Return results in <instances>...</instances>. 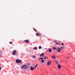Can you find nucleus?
Listing matches in <instances>:
<instances>
[{
    "mask_svg": "<svg viewBox=\"0 0 75 75\" xmlns=\"http://www.w3.org/2000/svg\"><path fill=\"white\" fill-rule=\"evenodd\" d=\"M30 70L31 71H33L34 70V68L33 67H31L30 68Z\"/></svg>",
    "mask_w": 75,
    "mask_h": 75,
    "instance_id": "1a4fd4ad",
    "label": "nucleus"
},
{
    "mask_svg": "<svg viewBox=\"0 0 75 75\" xmlns=\"http://www.w3.org/2000/svg\"><path fill=\"white\" fill-rule=\"evenodd\" d=\"M37 66H38V64H37L35 66V67H37Z\"/></svg>",
    "mask_w": 75,
    "mask_h": 75,
    "instance_id": "b1692460",
    "label": "nucleus"
},
{
    "mask_svg": "<svg viewBox=\"0 0 75 75\" xmlns=\"http://www.w3.org/2000/svg\"><path fill=\"white\" fill-rule=\"evenodd\" d=\"M1 56H0V58H1Z\"/></svg>",
    "mask_w": 75,
    "mask_h": 75,
    "instance_id": "7c9ffc66",
    "label": "nucleus"
},
{
    "mask_svg": "<svg viewBox=\"0 0 75 75\" xmlns=\"http://www.w3.org/2000/svg\"><path fill=\"white\" fill-rule=\"evenodd\" d=\"M33 30H34V31H35L36 32H37V30H35V29L34 28Z\"/></svg>",
    "mask_w": 75,
    "mask_h": 75,
    "instance_id": "aec40b11",
    "label": "nucleus"
},
{
    "mask_svg": "<svg viewBox=\"0 0 75 75\" xmlns=\"http://www.w3.org/2000/svg\"><path fill=\"white\" fill-rule=\"evenodd\" d=\"M56 44H57V43H56Z\"/></svg>",
    "mask_w": 75,
    "mask_h": 75,
    "instance_id": "c756f323",
    "label": "nucleus"
},
{
    "mask_svg": "<svg viewBox=\"0 0 75 75\" xmlns=\"http://www.w3.org/2000/svg\"><path fill=\"white\" fill-rule=\"evenodd\" d=\"M44 58L45 59H47V57L46 56H44Z\"/></svg>",
    "mask_w": 75,
    "mask_h": 75,
    "instance_id": "4468645a",
    "label": "nucleus"
},
{
    "mask_svg": "<svg viewBox=\"0 0 75 75\" xmlns=\"http://www.w3.org/2000/svg\"><path fill=\"white\" fill-rule=\"evenodd\" d=\"M69 58H67V59H68Z\"/></svg>",
    "mask_w": 75,
    "mask_h": 75,
    "instance_id": "2f4dec72",
    "label": "nucleus"
},
{
    "mask_svg": "<svg viewBox=\"0 0 75 75\" xmlns=\"http://www.w3.org/2000/svg\"><path fill=\"white\" fill-rule=\"evenodd\" d=\"M59 44V45H61V44Z\"/></svg>",
    "mask_w": 75,
    "mask_h": 75,
    "instance_id": "473e14b6",
    "label": "nucleus"
},
{
    "mask_svg": "<svg viewBox=\"0 0 75 75\" xmlns=\"http://www.w3.org/2000/svg\"><path fill=\"white\" fill-rule=\"evenodd\" d=\"M62 45H64V43H62Z\"/></svg>",
    "mask_w": 75,
    "mask_h": 75,
    "instance_id": "393cba45",
    "label": "nucleus"
},
{
    "mask_svg": "<svg viewBox=\"0 0 75 75\" xmlns=\"http://www.w3.org/2000/svg\"><path fill=\"white\" fill-rule=\"evenodd\" d=\"M62 66L60 64H59L57 65V67H58V69L59 70L61 68V67Z\"/></svg>",
    "mask_w": 75,
    "mask_h": 75,
    "instance_id": "423d86ee",
    "label": "nucleus"
},
{
    "mask_svg": "<svg viewBox=\"0 0 75 75\" xmlns=\"http://www.w3.org/2000/svg\"><path fill=\"white\" fill-rule=\"evenodd\" d=\"M44 54L42 53V54H41L40 55V57H42V56H44Z\"/></svg>",
    "mask_w": 75,
    "mask_h": 75,
    "instance_id": "9b49d317",
    "label": "nucleus"
},
{
    "mask_svg": "<svg viewBox=\"0 0 75 75\" xmlns=\"http://www.w3.org/2000/svg\"><path fill=\"white\" fill-rule=\"evenodd\" d=\"M28 66H27V65L25 64H23L21 67V69H23L24 68V69H28Z\"/></svg>",
    "mask_w": 75,
    "mask_h": 75,
    "instance_id": "f257e3e1",
    "label": "nucleus"
},
{
    "mask_svg": "<svg viewBox=\"0 0 75 75\" xmlns=\"http://www.w3.org/2000/svg\"><path fill=\"white\" fill-rule=\"evenodd\" d=\"M56 62V63H57V64H58V62Z\"/></svg>",
    "mask_w": 75,
    "mask_h": 75,
    "instance_id": "bb28decb",
    "label": "nucleus"
},
{
    "mask_svg": "<svg viewBox=\"0 0 75 75\" xmlns=\"http://www.w3.org/2000/svg\"><path fill=\"white\" fill-rule=\"evenodd\" d=\"M56 51L57 52H60L61 51V48H57L56 49Z\"/></svg>",
    "mask_w": 75,
    "mask_h": 75,
    "instance_id": "20e7f679",
    "label": "nucleus"
},
{
    "mask_svg": "<svg viewBox=\"0 0 75 75\" xmlns=\"http://www.w3.org/2000/svg\"><path fill=\"white\" fill-rule=\"evenodd\" d=\"M39 49H41V46H40L39 47Z\"/></svg>",
    "mask_w": 75,
    "mask_h": 75,
    "instance_id": "6ab92c4d",
    "label": "nucleus"
},
{
    "mask_svg": "<svg viewBox=\"0 0 75 75\" xmlns=\"http://www.w3.org/2000/svg\"><path fill=\"white\" fill-rule=\"evenodd\" d=\"M22 61L21 60H18V59H17L16 60V62L17 64L18 63H21V62Z\"/></svg>",
    "mask_w": 75,
    "mask_h": 75,
    "instance_id": "7ed1b4c3",
    "label": "nucleus"
},
{
    "mask_svg": "<svg viewBox=\"0 0 75 75\" xmlns=\"http://www.w3.org/2000/svg\"><path fill=\"white\" fill-rule=\"evenodd\" d=\"M36 66H35V67H34V69H35V68H36Z\"/></svg>",
    "mask_w": 75,
    "mask_h": 75,
    "instance_id": "a878e982",
    "label": "nucleus"
},
{
    "mask_svg": "<svg viewBox=\"0 0 75 75\" xmlns=\"http://www.w3.org/2000/svg\"><path fill=\"white\" fill-rule=\"evenodd\" d=\"M51 60H49L47 62V65L48 66H50L51 65Z\"/></svg>",
    "mask_w": 75,
    "mask_h": 75,
    "instance_id": "39448f33",
    "label": "nucleus"
},
{
    "mask_svg": "<svg viewBox=\"0 0 75 75\" xmlns=\"http://www.w3.org/2000/svg\"><path fill=\"white\" fill-rule=\"evenodd\" d=\"M52 57L53 58H54V59H56V58H55V56L54 55H53L52 56Z\"/></svg>",
    "mask_w": 75,
    "mask_h": 75,
    "instance_id": "f8f14e48",
    "label": "nucleus"
},
{
    "mask_svg": "<svg viewBox=\"0 0 75 75\" xmlns=\"http://www.w3.org/2000/svg\"><path fill=\"white\" fill-rule=\"evenodd\" d=\"M61 48V50H63V48H64V47H60Z\"/></svg>",
    "mask_w": 75,
    "mask_h": 75,
    "instance_id": "412c9836",
    "label": "nucleus"
},
{
    "mask_svg": "<svg viewBox=\"0 0 75 75\" xmlns=\"http://www.w3.org/2000/svg\"><path fill=\"white\" fill-rule=\"evenodd\" d=\"M57 42V41H54V42Z\"/></svg>",
    "mask_w": 75,
    "mask_h": 75,
    "instance_id": "5701e85b",
    "label": "nucleus"
},
{
    "mask_svg": "<svg viewBox=\"0 0 75 75\" xmlns=\"http://www.w3.org/2000/svg\"><path fill=\"white\" fill-rule=\"evenodd\" d=\"M33 49L34 50H37V47H35L34 48H33Z\"/></svg>",
    "mask_w": 75,
    "mask_h": 75,
    "instance_id": "a211bd4d",
    "label": "nucleus"
},
{
    "mask_svg": "<svg viewBox=\"0 0 75 75\" xmlns=\"http://www.w3.org/2000/svg\"><path fill=\"white\" fill-rule=\"evenodd\" d=\"M33 65L34 66H35V65H34V64H33Z\"/></svg>",
    "mask_w": 75,
    "mask_h": 75,
    "instance_id": "cd10ccee",
    "label": "nucleus"
},
{
    "mask_svg": "<svg viewBox=\"0 0 75 75\" xmlns=\"http://www.w3.org/2000/svg\"><path fill=\"white\" fill-rule=\"evenodd\" d=\"M48 51L50 52H52V49H50L48 50Z\"/></svg>",
    "mask_w": 75,
    "mask_h": 75,
    "instance_id": "9d476101",
    "label": "nucleus"
},
{
    "mask_svg": "<svg viewBox=\"0 0 75 75\" xmlns=\"http://www.w3.org/2000/svg\"><path fill=\"white\" fill-rule=\"evenodd\" d=\"M24 42H26V43H29V40H25Z\"/></svg>",
    "mask_w": 75,
    "mask_h": 75,
    "instance_id": "0eeeda50",
    "label": "nucleus"
},
{
    "mask_svg": "<svg viewBox=\"0 0 75 75\" xmlns=\"http://www.w3.org/2000/svg\"><path fill=\"white\" fill-rule=\"evenodd\" d=\"M9 43L10 44H12V42H9Z\"/></svg>",
    "mask_w": 75,
    "mask_h": 75,
    "instance_id": "4be33fe9",
    "label": "nucleus"
},
{
    "mask_svg": "<svg viewBox=\"0 0 75 75\" xmlns=\"http://www.w3.org/2000/svg\"><path fill=\"white\" fill-rule=\"evenodd\" d=\"M38 60H40V59H43V58H38Z\"/></svg>",
    "mask_w": 75,
    "mask_h": 75,
    "instance_id": "2eb2a0df",
    "label": "nucleus"
},
{
    "mask_svg": "<svg viewBox=\"0 0 75 75\" xmlns=\"http://www.w3.org/2000/svg\"><path fill=\"white\" fill-rule=\"evenodd\" d=\"M36 35H37V36H38L39 37H40V36H41V34H40L38 33H37L36 34Z\"/></svg>",
    "mask_w": 75,
    "mask_h": 75,
    "instance_id": "6e6552de",
    "label": "nucleus"
},
{
    "mask_svg": "<svg viewBox=\"0 0 75 75\" xmlns=\"http://www.w3.org/2000/svg\"><path fill=\"white\" fill-rule=\"evenodd\" d=\"M44 62V60L43 59L42 60V61L41 62H42V63L43 62Z\"/></svg>",
    "mask_w": 75,
    "mask_h": 75,
    "instance_id": "dca6fc26",
    "label": "nucleus"
},
{
    "mask_svg": "<svg viewBox=\"0 0 75 75\" xmlns=\"http://www.w3.org/2000/svg\"><path fill=\"white\" fill-rule=\"evenodd\" d=\"M52 48L53 49V50H56V49L57 48L55 47H52Z\"/></svg>",
    "mask_w": 75,
    "mask_h": 75,
    "instance_id": "f3484780",
    "label": "nucleus"
},
{
    "mask_svg": "<svg viewBox=\"0 0 75 75\" xmlns=\"http://www.w3.org/2000/svg\"><path fill=\"white\" fill-rule=\"evenodd\" d=\"M28 65H30V64H29V63L28 64Z\"/></svg>",
    "mask_w": 75,
    "mask_h": 75,
    "instance_id": "c85d7f7f",
    "label": "nucleus"
},
{
    "mask_svg": "<svg viewBox=\"0 0 75 75\" xmlns=\"http://www.w3.org/2000/svg\"><path fill=\"white\" fill-rule=\"evenodd\" d=\"M32 57L33 58H35V55H33Z\"/></svg>",
    "mask_w": 75,
    "mask_h": 75,
    "instance_id": "ddd939ff",
    "label": "nucleus"
},
{
    "mask_svg": "<svg viewBox=\"0 0 75 75\" xmlns=\"http://www.w3.org/2000/svg\"><path fill=\"white\" fill-rule=\"evenodd\" d=\"M58 74H59V73H58Z\"/></svg>",
    "mask_w": 75,
    "mask_h": 75,
    "instance_id": "72a5a7b5",
    "label": "nucleus"
},
{
    "mask_svg": "<svg viewBox=\"0 0 75 75\" xmlns=\"http://www.w3.org/2000/svg\"><path fill=\"white\" fill-rule=\"evenodd\" d=\"M12 55H15V56H16V57H17V56H18V54H17V53L16 51V50H14L13 51L12 53Z\"/></svg>",
    "mask_w": 75,
    "mask_h": 75,
    "instance_id": "f03ea898",
    "label": "nucleus"
}]
</instances>
